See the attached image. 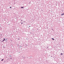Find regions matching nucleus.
<instances>
[{"label": "nucleus", "instance_id": "nucleus-1", "mask_svg": "<svg viewBox=\"0 0 64 64\" xmlns=\"http://www.w3.org/2000/svg\"><path fill=\"white\" fill-rule=\"evenodd\" d=\"M21 8H22V9H23V8H24V7H21Z\"/></svg>", "mask_w": 64, "mask_h": 64}, {"label": "nucleus", "instance_id": "nucleus-2", "mask_svg": "<svg viewBox=\"0 0 64 64\" xmlns=\"http://www.w3.org/2000/svg\"><path fill=\"white\" fill-rule=\"evenodd\" d=\"M5 41V38H4V40L2 41Z\"/></svg>", "mask_w": 64, "mask_h": 64}, {"label": "nucleus", "instance_id": "nucleus-3", "mask_svg": "<svg viewBox=\"0 0 64 64\" xmlns=\"http://www.w3.org/2000/svg\"><path fill=\"white\" fill-rule=\"evenodd\" d=\"M64 13H63V14H61V15H64Z\"/></svg>", "mask_w": 64, "mask_h": 64}, {"label": "nucleus", "instance_id": "nucleus-4", "mask_svg": "<svg viewBox=\"0 0 64 64\" xmlns=\"http://www.w3.org/2000/svg\"><path fill=\"white\" fill-rule=\"evenodd\" d=\"M52 40H54V38H52Z\"/></svg>", "mask_w": 64, "mask_h": 64}, {"label": "nucleus", "instance_id": "nucleus-5", "mask_svg": "<svg viewBox=\"0 0 64 64\" xmlns=\"http://www.w3.org/2000/svg\"><path fill=\"white\" fill-rule=\"evenodd\" d=\"M61 54L62 55H63V53H61Z\"/></svg>", "mask_w": 64, "mask_h": 64}, {"label": "nucleus", "instance_id": "nucleus-6", "mask_svg": "<svg viewBox=\"0 0 64 64\" xmlns=\"http://www.w3.org/2000/svg\"><path fill=\"white\" fill-rule=\"evenodd\" d=\"M3 59H2V61H3Z\"/></svg>", "mask_w": 64, "mask_h": 64}, {"label": "nucleus", "instance_id": "nucleus-7", "mask_svg": "<svg viewBox=\"0 0 64 64\" xmlns=\"http://www.w3.org/2000/svg\"><path fill=\"white\" fill-rule=\"evenodd\" d=\"M21 21H23V20H21Z\"/></svg>", "mask_w": 64, "mask_h": 64}, {"label": "nucleus", "instance_id": "nucleus-8", "mask_svg": "<svg viewBox=\"0 0 64 64\" xmlns=\"http://www.w3.org/2000/svg\"><path fill=\"white\" fill-rule=\"evenodd\" d=\"M10 8H11V7H10Z\"/></svg>", "mask_w": 64, "mask_h": 64}, {"label": "nucleus", "instance_id": "nucleus-9", "mask_svg": "<svg viewBox=\"0 0 64 64\" xmlns=\"http://www.w3.org/2000/svg\"><path fill=\"white\" fill-rule=\"evenodd\" d=\"M21 24H23V23L22 22V23H21Z\"/></svg>", "mask_w": 64, "mask_h": 64}, {"label": "nucleus", "instance_id": "nucleus-10", "mask_svg": "<svg viewBox=\"0 0 64 64\" xmlns=\"http://www.w3.org/2000/svg\"><path fill=\"white\" fill-rule=\"evenodd\" d=\"M19 40V38H18V40Z\"/></svg>", "mask_w": 64, "mask_h": 64}, {"label": "nucleus", "instance_id": "nucleus-11", "mask_svg": "<svg viewBox=\"0 0 64 64\" xmlns=\"http://www.w3.org/2000/svg\"><path fill=\"white\" fill-rule=\"evenodd\" d=\"M10 59H12V58H11Z\"/></svg>", "mask_w": 64, "mask_h": 64}, {"label": "nucleus", "instance_id": "nucleus-12", "mask_svg": "<svg viewBox=\"0 0 64 64\" xmlns=\"http://www.w3.org/2000/svg\"><path fill=\"white\" fill-rule=\"evenodd\" d=\"M29 27H30V26Z\"/></svg>", "mask_w": 64, "mask_h": 64}]
</instances>
